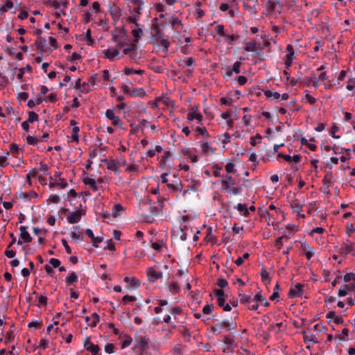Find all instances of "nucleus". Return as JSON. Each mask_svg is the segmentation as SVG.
<instances>
[{"label":"nucleus","mask_w":355,"mask_h":355,"mask_svg":"<svg viewBox=\"0 0 355 355\" xmlns=\"http://www.w3.org/2000/svg\"><path fill=\"white\" fill-rule=\"evenodd\" d=\"M135 348L142 353L149 349L150 339L144 330L140 329L135 335Z\"/></svg>","instance_id":"obj_1"},{"label":"nucleus","mask_w":355,"mask_h":355,"mask_svg":"<svg viewBox=\"0 0 355 355\" xmlns=\"http://www.w3.org/2000/svg\"><path fill=\"white\" fill-rule=\"evenodd\" d=\"M107 6L108 11L112 17V19H113L114 22L116 24L122 15V10L119 6L116 5L114 1L109 2Z\"/></svg>","instance_id":"obj_2"},{"label":"nucleus","mask_w":355,"mask_h":355,"mask_svg":"<svg viewBox=\"0 0 355 355\" xmlns=\"http://www.w3.org/2000/svg\"><path fill=\"white\" fill-rule=\"evenodd\" d=\"M105 116L110 121H112V124L115 126L121 128L123 122L119 116H116L114 110L108 109L105 112Z\"/></svg>","instance_id":"obj_3"},{"label":"nucleus","mask_w":355,"mask_h":355,"mask_svg":"<svg viewBox=\"0 0 355 355\" xmlns=\"http://www.w3.org/2000/svg\"><path fill=\"white\" fill-rule=\"evenodd\" d=\"M354 246L355 243L347 239L340 245L339 253L341 255L345 256L353 251Z\"/></svg>","instance_id":"obj_4"},{"label":"nucleus","mask_w":355,"mask_h":355,"mask_svg":"<svg viewBox=\"0 0 355 355\" xmlns=\"http://www.w3.org/2000/svg\"><path fill=\"white\" fill-rule=\"evenodd\" d=\"M304 287V285L302 284H297L294 286H291V288L289 290L288 292V297H302L303 295V288Z\"/></svg>","instance_id":"obj_5"},{"label":"nucleus","mask_w":355,"mask_h":355,"mask_svg":"<svg viewBox=\"0 0 355 355\" xmlns=\"http://www.w3.org/2000/svg\"><path fill=\"white\" fill-rule=\"evenodd\" d=\"M123 46V44L122 43H118L116 49L105 50L104 51L105 58L109 59L110 61H113L115 57L119 54V49L121 48Z\"/></svg>","instance_id":"obj_6"},{"label":"nucleus","mask_w":355,"mask_h":355,"mask_svg":"<svg viewBox=\"0 0 355 355\" xmlns=\"http://www.w3.org/2000/svg\"><path fill=\"white\" fill-rule=\"evenodd\" d=\"M130 3L132 6H133L130 13L139 17L141 15V10L144 4V1L141 0H130Z\"/></svg>","instance_id":"obj_7"},{"label":"nucleus","mask_w":355,"mask_h":355,"mask_svg":"<svg viewBox=\"0 0 355 355\" xmlns=\"http://www.w3.org/2000/svg\"><path fill=\"white\" fill-rule=\"evenodd\" d=\"M84 214L85 212H83L82 211H73L67 216V221L70 224L77 223L80 220L82 215Z\"/></svg>","instance_id":"obj_8"},{"label":"nucleus","mask_w":355,"mask_h":355,"mask_svg":"<svg viewBox=\"0 0 355 355\" xmlns=\"http://www.w3.org/2000/svg\"><path fill=\"white\" fill-rule=\"evenodd\" d=\"M102 162L107 164V168L108 170L117 173L118 168L120 166L119 161H118L117 159L108 160L107 159H104L102 160Z\"/></svg>","instance_id":"obj_9"},{"label":"nucleus","mask_w":355,"mask_h":355,"mask_svg":"<svg viewBox=\"0 0 355 355\" xmlns=\"http://www.w3.org/2000/svg\"><path fill=\"white\" fill-rule=\"evenodd\" d=\"M151 35L153 38L156 39L157 42L164 37V32L160 29L157 24H153L151 28Z\"/></svg>","instance_id":"obj_10"},{"label":"nucleus","mask_w":355,"mask_h":355,"mask_svg":"<svg viewBox=\"0 0 355 355\" xmlns=\"http://www.w3.org/2000/svg\"><path fill=\"white\" fill-rule=\"evenodd\" d=\"M147 275L150 282H155L162 276V273L156 271L153 268H149L147 270Z\"/></svg>","instance_id":"obj_11"},{"label":"nucleus","mask_w":355,"mask_h":355,"mask_svg":"<svg viewBox=\"0 0 355 355\" xmlns=\"http://www.w3.org/2000/svg\"><path fill=\"white\" fill-rule=\"evenodd\" d=\"M20 237L25 243H30L32 241V237L27 231V228L25 226H20Z\"/></svg>","instance_id":"obj_12"},{"label":"nucleus","mask_w":355,"mask_h":355,"mask_svg":"<svg viewBox=\"0 0 355 355\" xmlns=\"http://www.w3.org/2000/svg\"><path fill=\"white\" fill-rule=\"evenodd\" d=\"M37 196V194L34 191H31L29 192H20L19 193V198L24 201L30 200L33 198H36Z\"/></svg>","instance_id":"obj_13"},{"label":"nucleus","mask_w":355,"mask_h":355,"mask_svg":"<svg viewBox=\"0 0 355 355\" xmlns=\"http://www.w3.org/2000/svg\"><path fill=\"white\" fill-rule=\"evenodd\" d=\"M124 282L128 284V288H137L140 286V282L136 278H130L128 277H125L124 278Z\"/></svg>","instance_id":"obj_14"},{"label":"nucleus","mask_w":355,"mask_h":355,"mask_svg":"<svg viewBox=\"0 0 355 355\" xmlns=\"http://www.w3.org/2000/svg\"><path fill=\"white\" fill-rule=\"evenodd\" d=\"M219 327V329H234L236 328V323L235 322H230L229 320H223L218 324H216Z\"/></svg>","instance_id":"obj_15"},{"label":"nucleus","mask_w":355,"mask_h":355,"mask_svg":"<svg viewBox=\"0 0 355 355\" xmlns=\"http://www.w3.org/2000/svg\"><path fill=\"white\" fill-rule=\"evenodd\" d=\"M46 40L41 36H37V40L35 42V45L36 46L37 49L41 50V51H46Z\"/></svg>","instance_id":"obj_16"},{"label":"nucleus","mask_w":355,"mask_h":355,"mask_svg":"<svg viewBox=\"0 0 355 355\" xmlns=\"http://www.w3.org/2000/svg\"><path fill=\"white\" fill-rule=\"evenodd\" d=\"M83 182L86 185H89L94 191H96L99 189V187L97 185L96 181L94 179L85 178L83 179Z\"/></svg>","instance_id":"obj_17"},{"label":"nucleus","mask_w":355,"mask_h":355,"mask_svg":"<svg viewBox=\"0 0 355 355\" xmlns=\"http://www.w3.org/2000/svg\"><path fill=\"white\" fill-rule=\"evenodd\" d=\"M291 207L293 211L300 213L302 210V205L298 199H294L291 202Z\"/></svg>","instance_id":"obj_18"},{"label":"nucleus","mask_w":355,"mask_h":355,"mask_svg":"<svg viewBox=\"0 0 355 355\" xmlns=\"http://www.w3.org/2000/svg\"><path fill=\"white\" fill-rule=\"evenodd\" d=\"M332 178V173L331 171H326L325 175L322 180L325 189H328L331 186Z\"/></svg>","instance_id":"obj_19"},{"label":"nucleus","mask_w":355,"mask_h":355,"mask_svg":"<svg viewBox=\"0 0 355 355\" xmlns=\"http://www.w3.org/2000/svg\"><path fill=\"white\" fill-rule=\"evenodd\" d=\"M264 94L268 98H270V100L279 101L280 98V94L272 90H265Z\"/></svg>","instance_id":"obj_20"},{"label":"nucleus","mask_w":355,"mask_h":355,"mask_svg":"<svg viewBox=\"0 0 355 355\" xmlns=\"http://www.w3.org/2000/svg\"><path fill=\"white\" fill-rule=\"evenodd\" d=\"M78 280V277L76 272H71L69 275L66 278L65 282L67 286H71L73 284L77 282Z\"/></svg>","instance_id":"obj_21"},{"label":"nucleus","mask_w":355,"mask_h":355,"mask_svg":"<svg viewBox=\"0 0 355 355\" xmlns=\"http://www.w3.org/2000/svg\"><path fill=\"white\" fill-rule=\"evenodd\" d=\"M197 119L199 123L202 121V115L197 112L196 111L191 112L188 113L187 114V119L190 121H193V119Z\"/></svg>","instance_id":"obj_22"},{"label":"nucleus","mask_w":355,"mask_h":355,"mask_svg":"<svg viewBox=\"0 0 355 355\" xmlns=\"http://www.w3.org/2000/svg\"><path fill=\"white\" fill-rule=\"evenodd\" d=\"M254 301H255L257 303L258 302H261L262 303V305L263 306H269V302L267 301L266 298L263 297L262 295L261 294V293H257L254 298H253Z\"/></svg>","instance_id":"obj_23"},{"label":"nucleus","mask_w":355,"mask_h":355,"mask_svg":"<svg viewBox=\"0 0 355 355\" xmlns=\"http://www.w3.org/2000/svg\"><path fill=\"white\" fill-rule=\"evenodd\" d=\"M239 297L240 299L241 303L243 304H250L254 302V300L250 295L245 294L239 293Z\"/></svg>","instance_id":"obj_24"},{"label":"nucleus","mask_w":355,"mask_h":355,"mask_svg":"<svg viewBox=\"0 0 355 355\" xmlns=\"http://www.w3.org/2000/svg\"><path fill=\"white\" fill-rule=\"evenodd\" d=\"M235 208L245 217H248L250 214L249 209L245 204L239 203Z\"/></svg>","instance_id":"obj_25"},{"label":"nucleus","mask_w":355,"mask_h":355,"mask_svg":"<svg viewBox=\"0 0 355 355\" xmlns=\"http://www.w3.org/2000/svg\"><path fill=\"white\" fill-rule=\"evenodd\" d=\"M144 73V70L141 69H134L131 67H125L124 69V73L127 76H130L132 74H138V75H142Z\"/></svg>","instance_id":"obj_26"},{"label":"nucleus","mask_w":355,"mask_h":355,"mask_svg":"<svg viewBox=\"0 0 355 355\" xmlns=\"http://www.w3.org/2000/svg\"><path fill=\"white\" fill-rule=\"evenodd\" d=\"M244 49L248 52H257V46L255 42H246L245 44Z\"/></svg>","instance_id":"obj_27"},{"label":"nucleus","mask_w":355,"mask_h":355,"mask_svg":"<svg viewBox=\"0 0 355 355\" xmlns=\"http://www.w3.org/2000/svg\"><path fill=\"white\" fill-rule=\"evenodd\" d=\"M137 28L132 31V34L134 37V43L137 44L139 42L141 34L143 33L142 29L139 26H136Z\"/></svg>","instance_id":"obj_28"},{"label":"nucleus","mask_w":355,"mask_h":355,"mask_svg":"<svg viewBox=\"0 0 355 355\" xmlns=\"http://www.w3.org/2000/svg\"><path fill=\"white\" fill-rule=\"evenodd\" d=\"M86 349L92 355H97L100 351L99 347L93 343H89V345L86 347Z\"/></svg>","instance_id":"obj_29"},{"label":"nucleus","mask_w":355,"mask_h":355,"mask_svg":"<svg viewBox=\"0 0 355 355\" xmlns=\"http://www.w3.org/2000/svg\"><path fill=\"white\" fill-rule=\"evenodd\" d=\"M73 228L77 230L78 232H72L71 234V239L76 242H80L83 241V236L81 234V232L79 231V227H73Z\"/></svg>","instance_id":"obj_30"},{"label":"nucleus","mask_w":355,"mask_h":355,"mask_svg":"<svg viewBox=\"0 0 355 355\" xmlns=\"http://www.w3.org/2000/svg\"><path fill=\"white\" fill-rule=\"evenodd\" d=\"M168 291L172 294H176L180 292V288L177 282H173L168 286Z\"/></svg>","instance_id":"obj_31"},{"label":"nucleus","mask_w":355,"mask_h":355,"mask_svg":"<svg viewBox=\"0 0 355 355\" xmlns=\"http://www.w3.org/2000/svg\"><path fill=\"white\" fill-rule=\"evenodd\" d=\"M293 56H294V51H292V52H290V53H288L287 55H286V59L284 62V64H285V67L288 69L291 64H292V62H293Z\"/></svg>","instance_id":"obj_32"},{"label":"nucleus","mask_w":355,"mask_h":355,"mask_svg":"<svg viewBox=\"0 0 355 355\" xmlns=\"http://www.w3.org/2000/svg\"><path fill=\"white\" fill-rule=\"evenodd\" d=\"M33 294L34 295H35V297H37V300H38V302L42 304V305H44V306H46V304H47V297H45V296H42L41 295H40L38 293H37L36 291H33Z\"/></svg>","instance_id":"obj_33"},{"label":"nucleus","mask_w":355,"mask_h":355,"mask_svg":"<svg viewBox=\"0 0 355 355\" xmlns=\"http://www.w3.org/2000/svg\"><path fill=\"white\" fill-rule=\"evenodd\" d=\"M350 290V285L345 284L338 291V296L344 297L347 295L348 291Z\"/></svg>","instance_id":"obj_34"},{"label":"nucleus","mask_w":355,"mask_h":355,"mask_svg":"<svg viewBox=\"0 0 355 355\" xmlns=\"http://www.w3.org/2000/svg\"><path fill=\"white\" fill-rule=\"evenodd\" d=\"M160 45L163 47L162 51L165 53H166L168 51V46L170 44V42L168 40L164 39L162 37V39L159 40Z\"/></svg>","instance_id":"obj_35"},{"label":"nucleus","mask_w":355,"mask_h":355,"mask_svg":"<svg viewBox=\"0 0 355 355\" xmlns=\"http://www.w3.org/2000/svg\"><path fill=\"white\" fill-rule=\"evenodd\" d=\"M261 277L262 279V281L266 284L270 283V279L269 276V273L264 268H262L261 271Z\"/></svg>","instance_id":"obj_36"},{"label":"nucleus","mask_w":355,"mask_h":355,"mask_svg":"<svg viewBox=\"0 0 355 355\" xmlns=\"http://www.w3.org/2000/svg\"><path fill=\"white\" fill-rule=\"evenodd\" d=\"M277 4H279V1L278 0H268L266 6L268 10L273 11L276 9Z\"/></svg>","instance_id":"obj_37"},{"label":"nucleus","mask_w":355,"mask_h":355,"mask_svg":"<svg viewBox=\"0 0 355 355\" xmlns=\"http://www.w3.org/2000/svg\"><path fill=\"white\" fill-rule=\"evenodd\" d=\"M80 131V129L78 126H74L72 129V141L78 142L79 141V137H78V132Z\"/></svg>","instance_id":"obj_38"},{"label":"nucleus","mask_w":355,"mask_h":355,"mask_svg":"<svg viewBox=\"0 0 355 355\" xmlns=\"http://www.w3.org/2000/svg\"><path fill=\"white\" fill-rule=\"evenodd\" d=\"M187 230V227L186 225H181L180 239L182 241H184L187 239V234L186 232Z\"/></svg>","instance_id":"obj_39"},{"label":"nucleus","mask_w":355,"mask_h":355,"mask_svg":"<svg viewBox=\"0 0 355 355\" xmlns=\"http://www.w3.org/2000/svg\"><path fill=\"white\" fill-rule=\"evenodd\" d=\"M41 141V138L40 137H33L32 136H28L26 137V142L29 145H35L37 144L38 142Z\"/></svg>","instance_id":"obj_40"},{"label":"nucleus","mask_w":355,"mask_h":355,"mask_svg":"<svg viewBox=\"0 0 355 355\" xmlns=\"http://www.w3.org/2000/svg\"><path fill=\"white\" fill-rule=\"evenodd\" d=\"M128 47L123 50V53L125 55H130L131 52L135 51L137 49L136 44H127Z\"/></svg>","instance_id":"obj_41"},{"label":"nucleus","mask_w":355,"mask_h":355,"mask_svg":"<svg viewBox=\"0 0 355 355\" xmlns=\"http://www.w3.org/2000/svg\"><path fill=\"white\" fill-rule=\"evenodd\" d=\"M39 119V116L33 111L28 112V118L27 121L29 123H33Z\"/></svg>","instance_id":"obj_42"},{"label":"nucleus","mask_w":355,"mask_h":355,"mask_svg":"<svg viewBox=\"0 0 355 355\" xmlns=\"http://www.w3.org/2000/svg\"><path fill=\"white\" fill-rule=\"evenodd\" d=\"M167 187L169 189L172 191H181L182 188V185L181 182H178L176 184H167Z\"/></svg>","instance_id":"obj_43"},{"label":"nucleus","mask_w":355,"mask_h":355,"mask_svg":"<svg viewBox=\"0 0 355 355\" xmlns=\"http://www.w3.org/2000/svg\"><path fill=\"white\" fill-rule=\"evenodd\" d=\"M261 135L260 134H257L254 137H252L250 138V143L252 146H254L257 143H259L261 141Z\"/></svg>","instance_id":"obj_44"},{"label":"nucleus","mask_w":355,"mask_h":355,"mask_svg":"<svg viewBox=\"0 0 355 355\" xmlns=\"http://www.w3.org/2000/svg\"><path fill=\"white\" fill-rule=\"evenodd\" d=\"M170 23L174 29H177L178 26H182L181 21L177 17H172L170 20Z\"/></svg>","instance_id":"obj_45"},{"label":"nucleus","mask_w":355,"mask_h":355,"mask_svg":"<svg viewBox=\"0 0 355 355\" xmlns=\"http://www.w3.org/2000/svg\"><path fill=\"white\" fill-rule=\"evenodd\" d=\"M132 342V338H131V336L126 335L125 336L124 341L121 344V348L125 349V348L128 347V346H130L131 345Z\"/></svg>","instance_id":"obj_46"},{"label":"nucleus","mask_w":355,"mask_h":355,"mask_svg":"<svg viewBox=\"0 0 355 355\" xmlns=\"http://www.w3.org/2000/svg\"><path fill=\"white\" fill-rule=\"evenodd\" d=\"M215 30L218 35L222 37H225V27L223 24H218L216 26Z\"/></svg>","instance_id":"obj_47"},{"label":"nucleus","mask_w":355,"mask_h":355,"mask_svg":"<svg viewBox=\"0 0 355 355\" xmlns=\"http://www.w3.org/2000/svg\"><path fill=\"white\" fill-rule=\"evenodd\" d=\"M343 279L345 282H349L351 281H353L354 282H355V273H353V272L347 273L343 277Z\"/></svg>","instance_id":"obj_48"},{"label":"nucleus","mask_w":355,"mask_h":355,"mask_svg":"<svg viewBox=\"0 0 355 355\" xmlns=\"http://www.w3.org/2000/svg\"><path fill=\"white\" fill-rule=\"evenodd\" d=\"M284 238L288 239V236L286 235H284V236H279L276 239L275 243V246L277 248H278V249L282 248V246L283 245L282 241Z\"/></svg>","instance_id":"obj_49"},{"label":"nucleus","mask_w":355,"mask_h":355,"mask_svg":"<svg viewBox=\"0 0 355 355\" xmlns=\"http://www.w3.org/2000/svg\"><path fill=\"white\" fill-rule=\"evenodd\" d=\"M138 19L139 17L133 14H131V15L127 19L129 22L134 24L135 26H139V24L137 22Z\"/></svg>","instance_id":"obj_50"},{"label":"nucleus","mask_w":355,"mask_h":355,"mask_svg":"<svg viewBox=\"0 0 355 355\" xmlns=\"http://www.w3.org/2000/svg\"><path fill=\"white\" fill-rule=\"evenodd\" d=\"M85 39H86V42H87V44L88 45H92L94 42V40L92 39V35H91V30L90 29H88L86 32V34H85Z\"/></svg>","instance_id":"obj_51"},{"label":"nucleus","mask_w":355,"mask_h":355,"mask_svg":"<svg viewBox=\"0 0 355 355\" xmlns=\"http://www.w3.org/2000/svg\"><path fill=\"white\" fill-rule=\"evenodd\" d=\"M100 81V78H98V75L97 73L93 74L89 78V83L91 85L94 86L96 85V82Z\"/></svg>","instance_id":"obj_52"},{"label":"nucleus","mask_w":355,"mask_h":355,"mask_svg":"<svg viewBox=\"0 0 355 355\" xmlns=\"http://www.w3.org/2000/svg\"><path fill=\"white\" fill-rule=\"evenodd\" d=\"M241 66V62L239 61H236L234 63L233 66L230 68L232 69V71L235 72L236 73H239Z\"/></svg>","instance_id":"obj_53"},{"label":"nucleus","mask_w":355,"mask_h":355,"mask_svg":"<svg viewBox=\"0 0 355 355\" xmlns=\"http://www.w3.org/2000/svg\"><path fill=\"white\" fill-rule=\"evenodd\" d=\"M205 239L207 241H210V242H212V243H214L216 241V238L213 236V234L211 233V227H209L207 230V234L206 235Z\"/></svg>","instance_id":"obj_54"},{"label":"nucleus","mask_w":355,"mask_h":355,"mask_svg":"<svg viewBox=\"0 0 355 355\" xmlns=\"http://www.w3.org/2000/svg\"><path fill=\"white\" fill-rule=\"evenodd\" d=\"M92 317L93 318V321L89 325L91 327H96L100 320V317L96 313H92Z\"/></svg>","instance_id":"obj_55"},{"label":"nucleus","mask_w":355,"mask_h":355,"mask_svg":"<svg viewBox=\"0 0 355 355\" xmlns=\"http://www.w3.org/2000/svg\"><path fill=\"white\" fill-rule=\"evenodd\" d=\"M201 3H196V13L198 18H202L205 15L204 11L200 8Z\"/></svg>","instance_id":"obj_56"},{"label":"nucleus","mask_w":355,"mask_h":355,"mask_svg":"<svg viewBox=\"0 0 355 355\" xmlns=\"http://www.w3.org/2000/svg\"><path fill=\"white\" fill-rule=\"evenodd\" d=\"M217 285L221 288H223L228 286V282L223 277H219L217 282Z\"/></svg>","instance_id":"obj_57"},{"label":"nucleus","mask_w":355,"mask_h":355,"mask_svg":"<svg viewBox=\"0 0 355 355\" xmlns=\"http://www.w3.org/2000/svg\"><path fill=\"white\" fill-rule=\"evenodd\" d=\"M92 89H91V87H90V84L89 83H83L82 84V87H81V92L83 93H88L89 92H90Z\"/></svg>","instance_id":"obj_58"},{"label":"nucleus","mask_w":355,"mask_h":355,"mask_svg":"<svg viewBox=\"0 0 355 355\" xmlns=\"http://www.w3.org/2000/svg\"><path fill=\"white\" fill-rule=\"evenodd\" d=\"M213 174L215 177L218 178L221 176L220 171L222 170V168L220 166L216 164L213 166Z\"/></svg>","instance_id":"obj_59"},{"label":"nucleus","mask_w":355,"mask_h":355,"mask_svg":"<svg viewBox=\"0 0 355 355\" xmlns=\"http://www.w3.org/2000/svg\"><path fill=\"white\" fill-rule=\"evenodd\" d=\"M288 107L293 111H298L300 110V107L297 105L295 100L290 101L288 103Z\"/></svg>","instance_id":"obj_60"},{"label":"nucleus","mask_w":355,"mask_h":355,"mask_svg":"<svg viewBox=\"0 0 355 355\" xmlns=\"http://www.w3.org/2000/svg\"><path fill=\"white\" fill-rule=\"evenodd\" d=\"M214 306L212 304H207L202 309V312L205 314H210L213 311Z\"/></svg>","instance_id":"obj_61"},{"label":"nucleus","mask_w":355,"mask_h":355,"mask_svg":"<svg viewBox=\"0 0 355 355\" xmlns=\"http://www.w3.org/2000/svg\"><path fill=\"white\" fill-rule=\"evenodd\" d=\"M196 132L198 135H205L207 137H209V133L205 127H198L196 128Z\"/></svg>","instance_id":"obj_62"},{"label":"nucleus","mask_w":355,"mask_h":355,"mask_svg":"<svg viewBox=\"0 0 355 355\" xmlns=\"http://www.w3.org/2000/svg\"><path fill=\"white\" fill-rule=\"evenodd\" d=\"M306 94H305V99L311 105H313L314 103H315L316 102V98H315L314 97H313L312 96H311L308 91H306Z\"/></svg>","instance_id":"obj_63"},{"label":"nucleus","mask_w":355,"mask_h":355,"mask_svg":"<svg viewBox=\"0 0 355 355\" xmlns=\"http://www.w3.org/2000/svg\"><path fill=\"white\" fill-rule=\"evenodd\" d=\"M49 263L52 265L53 268H58L60 265V261L55 258H51L49 260Z\"/></svg>","instance_id":"obj_64"}]
</instances>
